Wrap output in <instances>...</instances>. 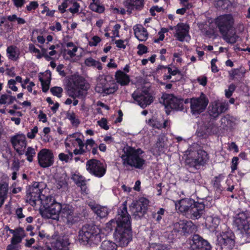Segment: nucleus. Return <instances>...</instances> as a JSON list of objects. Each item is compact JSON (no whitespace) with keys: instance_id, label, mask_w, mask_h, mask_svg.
Here are the masks:
<instances>
[{"instance_id":"obj_1","label":"nucleus","mask_w":250,"mask_h":250,"mask_svg":"<svg viewBox=\"0 0 250 250\" xmlns=\"http://www.w3.org/2000/svg\"><path fill=\"white\" fill-rule=\"evenodd\" d=\"M130 218L127 210V202L125 201L118 208L115 217L107 224V227L110 229L115 228L113 237L119 247H126L132 240Z\"/></svg>"},{"instance_id":"obj_2","label":"nucleus","mask_w":250,"mask_h":250,"mask_svg":"<svg viewBox=\"0 0 250 250\" xmlns=\"http://www.w3.org/2000/svg\"><path fill=\"white\" fill-rule=\"evenodd\" d=\"M144 151L141 148H135L128 145L123 149V154L120 157L122 165L126 170L133 168L143 169L146 164V160L142 156Z\"/></svg>"},{"instance_id":"obj_3","label":"nucleus","mask_w":250,"mask_h":250,"mask_svg":"<svg viewBox=\"0 0 250 250\" xmlns=\"http://www.w3.org/2000/svg\"><path fill=\"white\" fill-rule=\"evenodd\" d=\"M101 230L94 225L85 224L79 231V239L85 245L94 247L101 241Z\"/></svg>"},{"instance_id":"obj_4","label":"nucleus","mask_w":250,"mask_h":250,"mask_svg":"<svg viewBox=\"0 0 250 250\" xmlns=\"http://www.w3.org/2000/svg\"><path fill=\"white\" fill-rule=\"evenodd\" d=\"M89 84L83 77L74 76L67 84V93L73 99L83 98L86 96Z\"/></svg>"},{"instance_id":"obj_5","label":"nucleus","mask_w":250,"mask_h":250,"mask_svg":"<svg viewBox=\"0 0 250 250\" xmlns=\"http://www.w3.org/2000/svg\"><path fill=\"white\" fill-rule=\"evenodd\" d=\"M196 226L191 221L186 220H180L173 225V229L168 235L171 240L180 238L187 236L196 230Z\"/></svg>"},{"instance_id":"obj_6","label":"nucleus","mask_w":250,"mask_h":250,"mask_svg":"<svg viewBox=\"0 0 250 250\" xmlns=\"http://www.w3.org/2000/svg\"><path fill=\"white\" fill-rule=\"evenodd\" d=\"M83 135L80 132H76L67 135L65 140L64 144L66 148L73 146L75 147L73 153L75 155L84 154V144L83 141Z\"/></svg>"},{"instance_id":"obj_7","label":"nucleus","mask_w":250,"mask_h":250,"mask_svg":"<svg viewBox=\"0 0 250 250\" xmlns=\"http://www.w3.org/2000/svg\"><path fill=\"white\" fill-rule=\"evenodd\" d=\"M46 187L43 182H35L29 187L27 191V201L32 206H36L39 202L41 198L43 197L42 193L43 190Z\"/></svg>"},{"instance_id":"obj_8","label":"nucleus","mask_w":250,"mask_h":250,"mask_svg":"<svg viewBox=\"0 0 250 250\" xmlns=\"http://www.w3.org/2000/svg\"><path fill=\"white\" fill-rule=\"evenodd\" d=\"M149 201L145 197L133 201L129 206L132 215L135 219H141L147 212Z\"/></svg>"},{"instance_id":"obj_9","label":"nucleus","mask_w":250,"mask_h":250,"mask_svg":"<svg viewBox=\"0 0 250 250\" xmlns=\"http://www.w3.org/2000/svg\"><path fill=\"white\" fill-rule=\"evenodd\" d=\"M209 101L205 94L201 93L199 97L190 99V112L193 115H198L205 111Z\"/></svg>"},{"instance_id":"obj_10","label":"nucleus","mask_w":250,"mask_h":250,"mask_svg":"<svg viewBox=\"0 0 250 250\" xmlns=\"http://www.w3.org/2000/svg\"><path fill=\"white\" fill-rule=\"evenodd\" d=\"M132 97L139 105L145 108L154 101V97L147 89H137L132 94Z\"/></svg>"},{"instance_id":"obj_11","label":"nucleus","mask_w":250,"mask_h":250,"mask_svg":"<svg viewBox=\"0 0 250 250\" xmlns=\"http://www.w3.org/2000/svg\"><path fill=\"white\" fill-rule=\"evenodd\" d=\"M234 20L230 14L220 15L215 19V24L221 34H226L233 27Z\"/></svg>"},{"instance_id":"obj_12","label":"nucleus","mask_w":250,"mask_h":250,"mask_svg":"<svg viewBox=\"0 0 250 250\" xmlns=\"http://www.w3.org/2000/svg\"><path fill=\"white\" fill-rule=\"evenodd\" d=\"M217 241L222 250H231L235 246V235L231 231L223 232L217 236Z\"/></svg>"},{"instance_id":"obj_13","label":"nucleus","mask_w":250,"mask_h":250,"mask_svg":"<svg viewBox=\"0 0 250 250\" xmlns=\"http://www.w3.org/2000/svg\"><path fill=\"white\" fill-rule=\"evenodd\" d=\"M86 170L95 177H102L105 173L106 168L100 161L95 159L88 160L86 163Z\"/></svg>"},{"instance_id":"obj_14","label":"nucleus","mask_w":250,"mask_h":250,"mask_svg":"<svg viewBox=\"0 0 250 250\" xmlns=\"http://www.w3.org/2000/svg\"><path fill=\"white\" fill-rule=\"evenodd\" d=\"M233 225L242 232L250 233V214L242 212L235 217Z\"/></svg>"},{"instance_id":"obj_15","label":"nucleus","mask_w":250,"mask_h":250,"mask_svg":"<svg viewBox=\"0 0 250 250\" xmlns=\"http://www.w3.org/2000/svg\"><path fill=\"white\" fill-rule=\"evenodd\" d=\"M60 216L62 221L68 225H72L79 219L78 215L74 212V208L68 204L62 205Z\"/></svg>"},{"instance_id":"obj_16","label":"nucleus","mask_w":250,"mask_h":250,"mask_svg":"<svg viewBox=\"0 0 250 250\" xmlns=\"http://www.w3.org/2000/svg\"><path fill=\"white\" fill-rule=\"evenodd\" d=\"M39 166L42 168H47L54 163V156L52 150L43 148L38 153Z\"/></svg>"},{"instance_id":"obj_17","label":"nucleus","mask_w":250,"mask_h":250,"mask_svg":"<svg viewBox=\"0 0 250 250\" xmlns=\"http://www.w3.org/2000/svg\"><path fill=\"white\" fill-rule=\"evenodd\" d=\"M11 142L16 151L20 155H23L27 146L26 137L23 134H17L11 138Z\"/></svg>"},{"instance_id":"obj_18","label":"nucleus","mask_w":250,"mask_h":250,"mask_svg":"<svg viewBox=\"0 0 250 250\" xmlns=\"http://www.w3.org/2000/svg\"><path fill=\"white\" fill-rule=\"evenodd\" d=\"M190 250H210L211 246L198 234L194 235L190 242Z\"/></svg>"},{"instance_id":"obj_19","label":"nucleus","mask_w":250,"mask_h":250,"mask_svg":"<svg viewBox=\"0 0 250 250\" xmlns=\"http://www.w3.org/2000/svg\"><path fill=\"white\" fill-rule=\"evenodd\" d=\"M228 109V104L223 102H214L209 107L208 113L214 118L225 112Z\"/></svg>"},{"instance_id":"obj_20","label":"nucleus","mask_w":250,"mask_h":250,"mask_svg":"<svg viewBox=\"0 0 250 250\" xmlns=\"http://www.w3.org/2000/svg\"><path fill=\"white\" fill-rule=\"evenodd\" d=\"M205 212V205L202 203L195 202L190 209L188 215L189 216L190 219L196 220L201 218Z\"/></svg>"},{"instance_id":"obj_21","label":"nucleus","mask_w":250,"mask_h":250,"mask_svg":"<svg viewBox=\"0 0 250 250\" xmlns=\"http://www.w3.org/2000/svg\"><path fill=\"white\" fill-rule=\"evenodd\" d=\"M195 202V201L191 198H184L177 201L175 205L179 211L188 215Z\"/></svg>"},{"instance_id":"obj_22","label":"nucleus","mask_w":250,"mask_h":250,"mask_svg":"<svg viewBox=\"0 0 250 250\" xmlns=\"http://www.w3.org/2000/svg\"><path fill=\"white\" fill-rule=\"evenodd\" d=\"M69 240L64 236H59L53 238L51 246L56 250H68Z\"/></svg>"},{"instance_id":"obj_23","label":"nucleus","mask_w":250,"mask_h":250,"mask_svg":"<svg viewBox=\"0 0 250 250\" xmlns=\"http://www.w3.org/2000/svg\"><path fill=\"white\" fill-rule=\"evenodd\" d=\"M62 208V205L56 201L47 207L45 209V211L49 214L48 217L58 220Z\"/></svg>"},{"instance_id":"obj_24","label":"nucleus","mask_w":250,"mask_h":250,"mask_svg":"<svg viewBox=\"0 0 250 250\" xmlns=\"http://www.w3.org/2000/svg\"><path fill=\"white\" fill-rule=\"evenodd\" d=\"M189 27L188 25L183 23H179L175 27L176 30V37L177 40L180 42H183L185 38L188 36Z\"/></svg>"},{"instance_id":"obj_25","label":"nucleus","mask_w":250,"mask_h":250,"mask_svg":"<svg viewBox=\"0 0 250 250\" xmlns=\"http://www.w3.org/2000/svg\"><path fill=\"white\" fill-rule=\"evenodd\" d=\"M175 102H178V98L173 94H163L160 102L162 103L167 109H172V105Z\"/></svg>"},{"instance_id":"obj_26","label":"nucleus","mask_w":250,"mask_h":250,"mask_svg":"<svg viewBox=\"0 0 250 250\" xmlns=\"http://www.w3.org/2000/svg\"><path fill=\"white\" fill-rule=\"evenodd\" d=\"M167 140L164 135H159L155 145L157 154L160 155L164 153L167 149Z\"/></svg>"},{"instance_id":"obj_27","label":"nucleus","mask_w":250,"mask_h":250,"mask_svg":"<svg viewBox=\"0 0 250 250\" xmlns=\"http://www.w3.org/2000/svg\"><path fill=\"white\" fill-rule=\"evenodd\" d=\"M144 0H126L125 3V7L127 9V11L131 12L134 9L141 10L144 5Z\"/></svg>"},{"instance_id":"obj_28","label":"nucleus","mask_w":250,"mask_h":250,"mask_svg":"<svg viewBox=\"0 0 250 250\" xmlns=\"http://www.w3.org/2000/svg\"><path fill=\"white\" fill-rule=\"evenodd\" d=\"M135 37L140 41H145L148 38V33L146 29L141 25H137L133 28Z\"/></svg>"},{"instance_id":"obj_29","label":"nucleus","mask_w":250,"mask_h":250,"mask_svg":"<svg viewBox=\"0 0 250 250\" xmlns=\"http://www.w3.org/2000/svg\"><path fill=\"white\" fill-rule=\"evenodd\" d=\"M92 211L100 218L106 217L108 213V209L106 207L98 205H89Z\"/></svg>"},{"instance_id":"obj_30","label":"nucleus","mask_w":250,"mask_h":250,"mask_svg":"<svg viewBox=\"0 0 250 250\" xmlns=\"http://www.w3.org/2000/svg\"><path fill=\"white\" fill-rule=\"evenodd\" d=\"M115 76L117 82L122 86L126 85L130 82L129 76L121 70H118Z\"/></svg>"},{"instance_id":"obj_31","label":"nucleus","mask_w":250,"mask_h":250,"mask_svg":"<svg viewBox=\"0 0 250 250\" xmlns=\"http://www.w3.org/2000/svg\"><path fill=\"white\" fill-rule=\"evenodd\" d=\"M7 57L9 60L17 61L20 55V52L18 48L15 45H10L7 47L6 49Z\"/></svg>"},{"instance_id":"obj_32","label":"nucleus","mask_w":250,"mask_h":250,"mask_svg":"<svg viewBox=\"0 0 250 250\" xmlns=\"http://www.w3.org/2000/svg\"><path fill=\"white\" fill-rule=\"evenodd\" d=\"M214 5L218 10H228L230 9L232 4L229 0H217L214 2Z\"/></svg>"},{"instance_id":"obj_33","label":"nucleus","mask_w":250,"mask_h":250,"mask_svg":"<svg viewBox=\"0 0 250 250\" xmlns=\"http://www.w3.org/2000/svg\"><path fill=\"white\" fill-rule=\"evenodd\" d=\"M10 233L13 234L11 240L21 243L22 239L25 236V231L24 229L21 227H19L13 230H11Z\"/></svg>"},{"instance_id":"obj_34","label":"nucleus","mask_w":250,"mask_h":250,"mask_svg":"<svg viewBox=\"0 0 250 250\" xmlns=\"http://www.w3.org/2000/svg\"><path fill=\"white\" fill-rule=\"evenodd\" d=\"M89 9L96 13L101 14L104 12L105 7L99 0H92L89 6Z\"/></svg>"},{"instance_id":"obj_35","label":"nucleus","mask_w":250,"mask_h":250,"mask_svg":"<svg viewBox=\"0 0 250 250\" xmlns=\"http://www.w3.org/2000/svg\"><path fill=\"white\" fill-rule=\"evenodd\" d=\"M8 185L6 183H0V208L3 205L7 198Z\"/></svg>"},{"instance_id":"obj_36","label":"nucleus","mask_w":250,"mask_h":250,"mask_svg":"<svg viewBox=\"0 0 250 250\" xmlns=\"http://www.w3.org/2000/svg\"><path fill=\"white\" fill-rule=\"evenodd\" d=\"M56 186L58 189L65 188L68 186L66 175L65 173L58 177L56 179Z\"/></svg>"},{"instance_id":"obj_37","label":"nucleus","mask_w":250,"mask_h":250,"mask_svg":"<svg viewBox=\"0 0 250 250\" xmlns=\"http://www.w3.org/2000/svg\"><path fill=\"white\" fill-rule=\"evenodd\" d=\"M48 74V76L47 77L46 80H44L41 77H39V81L41 83L42 90L43 92H46L49 88V84L51 79V73L50 71H47L46 74Z\"/></svg>"},{"instance_id":"obj_38","label":"nucleus","mask_w":250,"mask_h":250,"mask_svg":"<svg viewBox=\"0 0 250 250\" xmlns=\"http://www.w3.org/2000/svg\"><path fill=\"white\" fill-rule=\"evenodd\" d=\"M118 89V86L113 85V86H110L109 87H107L106 86H103L102 89H100L99 86H97L96 88V90L99 93H102L105 94L106 95H109L111 94L114 93L116 92Z\"/></svg>"},{"instance_id":"obj_39","label":"nucleus","mask_w":250,"mask_h":250,"mask_svg":"<svg viewBox=\"0 0 250 250\" xmlns=\"http://www.w3.org/2000/svg\"><path fill=\"white\" fill-rule=\"evenodd\" d=\"M118 245L116 243L109 240L104 241L100 246L101 250H117Z\"/></svg>"},{"instance_id":"obj_40","label":"nucleus","mask_w":250,"mask_h":250,"mask_svg":"<svg viewBox=\"0 0 250 250\" xmlns=\"http://www.w3.org/2000/svg\"><path fill=\"white\" fill-rule=\"evenodd\" d=\"M14 101H17L16 98L14 96L6 94H2L0 97V104H11Z\"/></svg>"},{"instance_id":"obj_41","label":"nucleus","mask_w":250,"mask_h":250,"mask_svg":"<svg viewBox=\"0 0 250 250\" xmlns=\"http://www.w3.org/2000/svg\"><path fill=\"white\" fill-rule=\"evenodd\" d=\"M55 202L56 201L53 197L50 196H46L43 194V197L41 198L39 203L42 204L44 209H45Z\"/></svg>"},{"instance_id":"obj_42","label":"nucleus","mask_w":250,"mask_h":250,"mask_svg":"<svg viewBox=\"0 0 250 250\" xmlns=\"http://www.w3.org/2000/svg\"><path fill=\"white\" fill-rule=\"evenodd\" d=\"M196 158L200 165H204L208 160V156L206 151L203 149H199L197 151V157Z\"/></svg>"},{"instance_id":"obj_43","label":"nucleus","mask_w":250,"mask_h":250,"mask_svg":"<svg viewBox=\"0 0 250 250\" xmlns=\"http://www.w3.org/2000/svg\"><path fill=\"white\" fill-rule=\"evenodd\" d=\"M84 64L86 66L90 67H97L98 69L101 70L102 66L101 63L99 61H97L91 57L86 59L84 61Z\"/></svg>"},{"instance_id":"obj_44","label":"nucleus","mask_w":250,"mask_h":250,"mask_svg":"<svg viewBox=\"0 0 250 250\" xmlns=\"http://www.w3.org/2000/svg\"><path fill=\"white\" fill-rule=\"evenodd\" d=\"M223 178V175L222 174H220L218 176L215 177L212 181L213 188L215 189L216 191L219 192H220L222 190L220 183Z\"/></svg>"},{"instance_id":"obj_45","label":"nucleus","mask_w":250,"mask_h":250,"mask_svg":"<svg viewBox=\"0 0 250 250\" xmlns=\"http://www.w3.org/2000/svg\"><path fill=\"white\" fill-rule=\"evenodd\" d=\"M71 179L77 186L82 185V184L84 183V182H86L85 178L80 175L79 172H75L72 174L71 175Z\"/></svg>"},{"instance_id":"obj_46","label":"nucleus","mask_w":250,"mask_h":250,"mask_svg":"<svg viewBox=\"0 0 250 250\" xmlns=\"http://www.w3.org/2000/svg\"><path fill=\"white\" fill-rule=\"evenodd\" d=\"M66 117L73 126H77L80 124V120L74 112H67Z\"/></svg>"},{"instance_id":"obj_47","label":"nucleus","mask_w":250,"mask_h":250,"mask_svg":"<svg viewBox=\"0 0 250 250\" xmlns=\"http://www.w3.org/2000/svg\"><path fill=\"white\" fill-rule=\"evenodd\" d=\"M206 127L207 132L208 134H216L218 131V127L213 121H210Z\"/></svg>"},{"instance_id":"obj_48","label":"nucleus","mask_w":250,"mask_h":250,"mask_svg":"<svg viewBox=\"0 0 250 250\" xmlns=\"http://www.w3.org/2000/svg\"><path fill=\"white\" fill-rule=\"evenodd\" d=\"M223 36V39L226 41V42L229 43L233 44L237 41L238 36L234 33L232 35H230L228 33L226 34H221Z\"/></svg>"},{"instance_id":"obj_49","label":"nucleus","mask_w":250,"mask_h":250,"mask_svg":"<svg viewBox=\"0 0 250 250\" xmlns=\"http://www.w3.org/2000/svg\"><path fill=\"white\" fill-rule=\"evenodd\" d=\"M77 50L78 48L77 46H74V48H73L72 50L63 48L62 49L61 53H63L64 58L65 60H68L69 58L67 57H65L66 54H68L70 58H72L76 56L75 53L77 51Z\"/></svg>"},{"instance_id":"obj_50","label":"nucleus","mask_w":250,"mask_h":250,"mask_svg":"<svg viewBox=\"0 0 250 250\" xmlns=\"http://www.w3.org/2000/svg\"><path fill=\"white\" fill-rule=\"evenodd\" d=\"M68 154H64V153H61L59 154V159L61 161H64L65 163H68L69 160H72L73 157V152L70 150H68Z\"/></svg>"},{"instance_id":"obj_51","label":"nucleus","mask_w":250,"mask_h":250,"mask_svg":"<svg viewBox=\"0 0 250 250\" xmlns=\"http://www.w3.org/2000/svg\"><path fill=\"white\" fill-rule=\"evenodd\" d=\"M69 5L70 4H72V7H70L68 9V11L70 12L73 14L77 13L79 11V8L80 7V5L79 3H78L76 0H68Z\"/></svg>"},{"instance_id":"obj_52","label":"nucleus","mask_w":250,"mask_h":250,"mask_svg":"<svg viewBox=\"0 0 250 250\" xmlns=\"http://www.w3.org/2000/svg\"><path fill=\"white\" fill-rule=\"evenodd\" d=\"M40 48H41V52L40 51V54H37L36 55L37 58L40 59H41L42 57H44L47 61H49L51 60H52V58L50 57L49 55L48 54L47 52V49H45L44 48H43L42 46L39 45Z\"/></svg>"},{"instance_id":"obj_53","label":"nucleus","mask_w":250,"mask_h":250,"mask_svg":"<svg viewBox=\"0 0 250 250\" xmlns=\"http://www.w3.org/2000/svg\"><path fill=\"white\" fill-rule=\"evenodd\" d=\"M85 148H84V154L86 152H90L91 148L95 146L97 144L95 143L94 140L91 138L87 139L85 143H84Z\"/></svg>"},{"instance_id":"obj_54","label":"nucleus","mask_w":250,"mask_h":250,"mask_svg":"<svg viewBox=\"0 0 250 250\" xmlns=\"http://www.w3.org/2000/svg\"><path fill=\"white\" fill-rule=\"evenodd\" d=\"M25 156L27 157V160L29 162L33 161V158L35 156L36 151L34 148L31 147H28L26 151L25 152Z\"/></svg>"},{"instance_id":"obj_55","label":"nucleus","mask_w":250,"mask_h":250,"mask_svg":"<svg viewBox=\"0 0 250 250\" xmlns=\"http://www.w3.org/2000/svg\"><path fill=\"white\" fill-rule=\"evenodd\" d=\"M184 100L182 98H178V102H175L172 105V109L176 111H182L184 109Z\"/></svg>"},{"instance_id":"obj_56","label":"nucleus","mask_w":250,"mask_h":250,"mask_svg":"<svg viewBox=\"0 0 250 250\" xmlns=\"http://www.w3.org/2000/svg\"><path fill=\"white\" fill-rule=\"evenodd\" d=\"M148 250H168V249L165 245L152 243L149 245Z\"/></svg>"},{"instance_id":"obj_57","label":"nucleus","mask_w":250,"mask_h":250,"mask_svg":"<svg viewBox=\"0 0 250 250\" xmlns=\"http://www.w3.org/2000/svg\"><path fill=\"white\" fill-rule=\"evenodd\" d=\"M186 162L191 167H194L197 168V167L201 166L197 158H190L189 157L187 158Z\"/></svg>"},{"instance_id":"obj_58","label":"nucleus","mask_w":250,"mask_h":250,"mask_svg":"<svg viewBox=\"0 0 250 250\" xmlns=\"http://www.w3.org/2000/svg\"><path fill=\"white\" fill-rule=\"evenodd\" d=\"M208 221L210 223V226L216 228L220 224V219L217 217L209 216L208 218Z\"/></svg>"},{"instance_id":"obj_59","label":"nucleus","mask_w":250,"mask_h":250,"mask_svg":"<svg viewBox=\"0 0 250 250\" xmlns=\"http://www.w3.org/2000/svg\"><path fill=\"white\" fill-rule=\"evenodd\" d=\"M147 124L155 128L162 129L161 123L156 119H150L147 122Z\"/></svg>"},{"instance_id":"obj_60","label":"nucleus","mask_w":250,"mask_h":250,"mask_svg":"<svg viewBox=\"0 0 250 250\" xmlns=\"http://www.w3.org/2000/svg\"><path fill=\"white\" fill-rule=\"evenodd\" d=\"M165 211L164 208H160L157 213L153 214V218L155 219L156 221L159 222L162 219V216L164 215Z\"/></svg>"},{"instance_id":"obj_61","label":"nucleus","mask_w":250,"mask_h":250,"mask_svg":"<svg viewBox=\"0 0 250 250\" xmlns=\"http://www.w3.org/2000/svg\"><path fill=\"white\" fill-rule=\"evenodd\" d=\"M62 88L61 87L55 86L50 89V92L54 95L59 98L61 97L62 92Z\"/></svg>"},{"instance_id":"obj_62","label":"nucleus","mask_w":250,"mask_h":250,"mask_svg":"<svg viewBox=\"0 0 250 250\" xmlns=\"http://www.w3.org/2000/svg\"><path fill=\"white\" fill-rule=\"evenodd\" d=\"M20 243L11 239V243L7 247L6 250H19L20 246L18 244Z\"/></svg>"},{"instance_id":"obj_63","label":"nucleus","mask_w":250,"mask_h":250,"mask_svg":"<svg viewBox=\"0 0 250 250\" xmlns=\"http://www.w3.org/2000/svg\"><path fill=\"white\" fill-rule=\"evenodd\" d=\"M137 49H138L137 54L139 56H141L148 52L147 47L143 44H138L137 46Z\"/></svg>"},{"instance_id":"obj_64","label":"nucleus","mask_w":250,"mask_h":250,"mask_svg":"<svg viewBox=\"0 0 250 250\" xmlns=\"http://www.w3.org/2000/svg\"><path fill=\"white\" fill-rule=\"evenodd\" d=\"M98 125L102 128L107 130L109 128V126L107 125V121L104 118H103L100 121H98Z\"/></svg>"}]
</instances>
